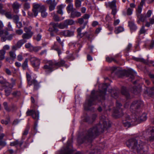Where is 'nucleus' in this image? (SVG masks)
Wrapping results in <instances>:
<instances>
[{"instance_id": "nucleus-1", "label": "nucleus", "mask_w": 154, "mask_h": 154, "mask_svg": "<svg viewBox=\"0 0 154 154\" xmlns=\"http://www.w3.org/2000/svg\"><path fill=\"white\" fill-rule=\"evenodd\" d=\"M107 126L106 119L104 116L100 117L99 124L89 129L84 134L81 139L79 137L77 139L78 142L81 144L84 142H91L93 137L98 135L99 130L106 128Z\"/></svg>"}, {"instance_id": "nucleus-2", "label": "nucleus", "mask_w": 154, "mask_h": 154, "mask_svg": "<svg viewBox=\"0 0 154 154\" xmlns=\"http://www.w3.org/2000/svg\"><path fill=\"white\" fill-rule=\"evenodd\" d=\"M102 90L96 92L95 90H93L91 92V95L89 98L86 100L84 104V107L85 110L89 109V107L95 104V100L100 97L103 100L104 99V96L106 94L107 85L106 84L102 85Z\"/></svg>"}, {"instance_id": "nucleus-3", "label": "nucleus", "mask_w": 154, "mask_h": 154, "mask_svg": "<svg viewBox=\"0 0 154 154\" xmlns=\"http://www.w3.org/2000/svg\"><path fill=\"white\" fill-rule=\"evenodd\" d=\"M126 144L129 148L135 150L141 154L144 153V151L143 148L144 143L142 142L141 140H138L137 137L129 139L126 142Z\"/></svg>"}, {"instance_id": "nucleus-4", "label": "nucleus", "mask_w": 154, "mask_h": 154, "mask_svg": "<svg viewBox=\"0 0 154 154\" xmlns=\"http://www.w3.org/2000/svg\"><path fill=\"white\" fill-rule=\"evenodd\" d=\"M45 65L42 67L46 74H49L56 69L54 65V61L51 60H45L44 61Z\"/></svg>"}, {"instance_id": "nucleus-5", "label": "nucleus", "mask_w": 154, "mask_h": 154, "mask_svg": "<svg viewBox=\"0 0 154 154\" xmlns=\"http://www.w3.org/2000/svg\"><path fill=\"white\" fill-rule=\"evenodd\" d=\"M3 27V23L1 21H0V37L2 36L1 40L2 42H5L7 39L8 40H11L13 35H10L8 36V31L2 29Z\"/></svg>"}, {"instance_id": "nucleus-6", "label": "nucleus", "mask_w": 154, "mask_h": 154, "mask_svg": "<svg viewBox=\"0 0 154 154\" xmlns=\"http://www.w3.org/2000/svg\"><path fill=\"white\" fill-rule=\"evenodd\" d=\"M78 23L80 25L83 24V26L79 27L77 29V32L78 33L77 36L80 38H82L84 36V35L87 33V32H85L84 33H81L82 30L84 29L85 28V26L87 24L88 21H86L84 22V19L83 18H79L78 20Z\"/></svg>"}, {"instance_id": "nucleus-7", "label": "nucleus", "mask_w": 154, "mask_h": 154, "mask_svg": "<svg viewBox=\"0 0 154 154\" xmlns=\"http://www.w3.org/2000/svg\"><path fill=\"white\" fill-rule=\"evenodd\" d=\"M26 78L27 79L28 84L29 86L33 85L34 86V89L37 90L39 88V84L38 82L33 78L32 79L31 77V75L27 73Z\"/></svg>"}, {"instance_id": "nucleus-8", "label": "nucleus", "mask_w": 154, "mask_h": 154, "mask_svg": "<svg viewBox=\"0 0 154 154\" xmlns=\"http://www.w3.org/2000/svg\"><path fill=\"white\" fill-rule=\"evenodd\" d=\"M134 118L131 119L128 116L126 117L125 119L122 121V123L123 125L127 128H129L131 126L136 125L137 124L136 121H134Z\"/></svg>"}, {"instance_id": "nucleus-9", "label": "nucleus", "mask_w": 154, "mask_h": 154, "mask_svg": "<svg viewBox=\"0 0 154 154\" xmlns=\"http://www.w3.org/2000/svg\"><path fill=\"white\" fill-rule=\"evenodd\" d=\"M121 104L117 102H116V108L112 116L116 118L120 117L123 115V112L122 109L120 108L122 106Z\"/></svg>"}, {"instance_id": "nucleus-10", "label": "nucleus", "mask_w": 154, "mask_h": 154, "mask_svg": "<svg viewBox=\"0 0 154 154\" xmlns=\"http://www.w3.org/2000/svg\"><path fill=\"white\" fill-rule=\"evenodd\" d=\"M71 141V140L68 141L66 148L64 149L63 150H61L60 151V154H72V150L71 149L72 147Z\"/></svg>"}, {"instance_id": "nucleus-11", "label": "nucleus", "mask_w": 154, "mask_h": 154, "mask_svg": "<svg viewBox=\"0 0 154 154\" xmlns=\"http://www.w3.org/2000/svg\"><path fill=\"white\" fill-rule=\"evenodd\" d=\"M27 116H32V118L35 120H38L39 118V112L35 110H28L26 112Z\"/></svg>"}, {"instance_id": "nucleus-12", "label": "nucleus", "mask_w": 154, "mask_h": 154, "mask_svg": "<svg viewBox=\"0 0 154 154\" xmlns=\"http://www.w3.org/2000/svg\"><path fill=\"white\" fill-rule=\"evenodd\" d=\"M143 102L141 100L135 101L131 105L130 108L132 110L135 111L137 109L143 105Z\"/></svg>"}, {"instance_id": "nucleus-13", "label": "nucleus", "mask_w": 154, "mask_h": 154, "mask_svg": "<svg viewBox=\"0 0 154 154\" xmlns=\"http://www.w3.org/2000/svg\"><path fill=\"white\" fill-rule=\"evenodd\" d=\"M33 67L38 68L40 64V60L35 57H31L30 60Z\"/></svg>"}, {"instance_id": "nucleus-14", "label": "nucleus", "mask_w": 154, "mask_h": 154, "mask_svg": "<svg viewBox=\"0 0 154 154\" xmlns=\"http://www.w3.org/2000/svg\"><path fill=\"white\" fill-rule=\"evenodd\" d=\"M2 84L3 85L5 95L7 96H8L11 92L13 87L9 86L8 83L6 84L5 83Z\"/></svg>"}, {"instance_id": "nucleus-15", "label": "nucleus", "mask_w": 154, "mask_h": 154, "mask_svg": "<svg viewBox=\"0 0 154 154\" xmlns=\"http://www.w3.org/2000/svg\"><path fill=\"white\" fill-rule=\"evenodd\" d=\"M46 2L47 4L49 5V10L50 11L54 10L57 4V3L56 2L55 0H47Z\"/></svg>"}, {"instance_id": "nucleus-16", "label": "nucleus", "mask_w": 154, "mask_h": 154, "mask_svg": "<svg viewBox=\"0 0 154 154\" xmlns=\"http://www.w3.org/2000/svg\"><path fill=\"white\" fill-rule=\"evenodd\" d=\"M50 25L51 26L49 29V31L50 32H54L56 33L58 32V29L57 28L58 27V23L51 22L50 23Z\"/></svg>"}, {"instance_id": "nucleus-17", "label": "nucleus", "mask_w": 154, "mask_h": 154, "mask_svg": "<svg viewBox=\"0 0 154 154\" xmlns=\"http://www.w3.org/2000/svg\"><path fill=\"white\" fill-rule=\"evenodd\" d=\"M147 119V116L146 113H143L140 117H138L137 116L134 118V121H136V123H139L141 122L145 121Z\"/></svg>"}, {"instance_id": "nucleus-18", "label": "nucleus", "mask_w": 154, "mask_h": 154, "mask_svg": "<svg viewBox=\"0 0 154 154\" xmlns=\"http://www.w3.org/2000/svg\"><path fill=\"white\" fill-rule=\"evenodd\" d=\"M9 54L10 58H6V60L8 62L10 63H13V61L16 58L15 51H11L9 52Z\"/></svg>"}, {"instance_id": "nucleus-19", "label": "nucleus", "mask_w": 154, "mask_h": 154, "mask_svg": "<svg viewBox=\"0 0 154 154\" xmlns=\"http://www.w3.org/2000/svg\"><path fill=\"white\" fill-rule=\"evenodd\" d=\"M21 5L17 1H15L12 4V7L13 11L15 13H17L19 11V9L21 7Z\"/></svg>"}, {"instance_id": "nucleus-20", "label": "nucleus", "mask_w": 154, "mask_h": 154, "mask_svg": "<svg viewBox=\"0 0 154 154\" xmlns=\"http://www.w3.org/2000/svg\"><path fill=\"white\" fill-rule=\"evenodd\" d=\"M45 6L42 5L41 4H38L36 3H35L33 4V8L35 10L40 11L42 10H43L45 9Z\"/></svg>"}, {"instance_id": "nucleus-21", "label": "nucleus", "mask_w": 154, "mask_h": 154, "mask_svg": "<svg viewBox=\"0 0 154 154\" xmlns=\"http://www.w3.org/2000/svg\"><path fill=\"white\" fill-rule=\"evenodd\" d=\"M60 35L65 37H70L73 35L74 34V32L68 30H64L60 32Z\"/></svg>"}, {"instance_id": "nucleus-22", "label": "nucleus", "mask_w": 154, "mask_h": 154, "mask_svg": "<svg viewBox=\"0 0 154 154\" xmlns=\"http://www.w3.org/2000/svg\"><path fill=\"white\" fill-rule=\"evenodd\" d=\"M137 22L138 23L140 24V22H144L146 18L145 16H144L142 14H137Z\"/></svg>"}, {"instance_id": "nucleus-23", "label": "nucleus", "mask_w": 154, "mask_h": 154, "mask_svg": "<svg viewBox=\"0 0 154 154\" xmlns=\"http://www.w3.org/2000/svg\"><path fill=\"white\" fill-rule=\"evenodd\" d=\"M32 12L29 11L28 13V16L30 17H36L38 14V12L32 8Z\"/></svg>"}, {"instance_id": "nucleus-24", "label": "nucleus", "mask_w": 154, "mask_h": 154, "mask_svg": "<svg viewBox=\"0 0 154 154\" xmlns=\"http://www.w3.org/2000/svg\"><path fill=\"white\" fill-rule=\"evenodd\" d=\"M81 15V13L77 11H73L71 13L70 17L72 18L78 17Z\"/></svg>"}, {"instance_id": "nucleus-25", "label": "nucleus", "mask_w": 154, "mask_h": 154, "mask_svg": "<svg viewBox=\"0 0 154 154\" xmlns=\"http://www.w3.org/2000/svg\"><path fill=\"white\" fill-rule=\"evenodd\" d=\"M5 136V134L4 133H2L0 134V146L2 147H4L6 145L7 143L2 139Z\"/></svg>"}, {"instance_id": "nucleus-26", "label": "nucleus", "mask_w": 154, "mask_h": 154, "mask_svg": "<svg viewBox=\"0 0 154 154\" xmlns=\"http://www.w3.org/2000/svg\"><path fill=\"white\" fill-rule=\"evenodd\" d=\"M121 92L122 94L125 95L127 99H129L130 95L128 92L127 91L126 88L125 87H122Z\"/></svg>"}, {"instance_id": "nucleus-27", "label": "nucleus", "mask_w": 154, "mask_h": 154, "mask_svg": "<svg viewBox=\"0 0 154 154\" xmlns=\"http://www.w3.org/2000/svg\"><path fill=\"white\" fill-rule=\"evenodd\" d=\"M33 34V32H30V33H26L23 34L22 36L23 39H29L30 38Z\"/></svg>"}, {"instance_id": "nucleus-28", "label": "nucleus", "mask_w": 154, "mask_h": 154, "mask_svg": "<svg viewBox=\"0 0 154 154\" xmlns=\"http://www.w3.org/2000/svg\"><path fill=\"white\" fill-rule=\"evenodd\" d=\"M129 26L131 31H135L137 29V27L134 24V21H131L128 22Z\"/></svg>"}, {"instance_id": "nucleus-29", "label": "nucleus", "mask_w": 154, "mask_h": 154, "mask_svg": "<svg viewBox=\"0 0 154 154\" xmlns=\"http://www.w3.org/2000/svg\"><path fill=\"white\" fill-rule=\"evenodd\" d=\"M11 83H10L6 81L5 79H4L3 81H0V83L1 84H3L5 83L6 84L8 83L9 84L8 85L9 86L13 87L15 85V80L13 78H11Z\"/></svg>"}, {"instance_id": "nucleus-30", "label": "nucleus", "mask_w": 154, "mask_h": 154, "mask_svg": "<svg viewBox=\"0 0 154 154\" xmlns=\"http://www.w3.org/2000/svg\"><path fill=\"white\" fill-rule=\"evenodd\" d=\"M64 7L65 6L63 5H61L57 6V13L62 15L63 14V9Z\"/></svg>"}, {"instance_id": "nucleus-31", "label": "nucleus", "mask_w": 154, "mask_h": 154, "mask_svg": "<svg viewBox=\"0 0 154 154\" xmlns=\"http://www.w3.org/2000/svg\"><path fill=\"white\" fill-rule=\"evenodd\" d=\"M116 1L113 0L111 2H108L107 4V5L111 9L116 8Z\"/></svg>"}, {"instance_id": "nucleus-32", "label": "nucleus", "mask_w": 154, "mask_h": 154, "mask_svg": "<svg viewBox=\"0 0 154 154\" xmlns=\"http://www.w3.org/2000/svg\"><path fill=\"white\" fill-rule=\"evenodd\" d=\"M147 29H145V26H143L140 29L139 32V35L143 34V35H145L147 33Z\"/></svg>"}, {"instance_id": "nucleus-33", "label": "nucleus", "mask_w": 154, "mask_h": 154, "mask_svg": "<svg viewBox=\"0 0 154 154\" xmlns=\"http://www.w3.org/2000/svg\"><path fill=\"white\" fill-rule=\"evenodd\" d=\"M97 117V115L96 114H94L92 115L91 118L89 117H86L85 119V121L87 122H92L95 120Z\"/></svg>"}, {"instance_id": "nucleus-34", "label": "nucleus", "mask_w": 154, "mask_h": 154, "mask_svg": "<svg viewBox=\"0 0 154 154\" xmlns=\"http://www.w3.org/2000/svg\"><path fill=\"white\" fill-rule=\"evenodd\" d=\"M150 135L149 138L150 141H154V127H152L150 130Z\"/></svg>"}, {"instance_id": "nucleus-35", "label": "nucleus", "mask_w": 154, "mask_h": 154, "mask_svg": "<svg viewBox=\"0 0 154 154\" xmlns=\"http://www.w3.org/2000/svg\"><path fill=\"white\" fill-rule=\"evenodd\" d=\"M54 65L55 67L56 66L58 67H61L63 66L65 63V61L62 59H60V60L57 62H56L54 61Z\"/></svg>"}, {"instance_id": "nucleus-36", "label": "nucleus", "mask_w": 154, "mask_h": 154, "mask_svg": "<svg viewBox=\"0 0 154 154\" xmlns=\"http://www.w3.org/2000/svg\"><path fill=\"white\" fill-rule=\"evenodd\" d=\"M23 142L22 141H19L18 140H16L13 142H11L10 145L11 146L19 145L20 146H21L23 144Z\"/></svg>"}, {"instance_id": "nucleus-37", "label": "nucleus", "mask_w": 154, "mask_h": 154, "mask_svg": "<svg viewBox=\"0 0 154 154\" xmlns=\"http://www.w3.org/2000/svg\"><path fill=\"white\" fill-rule=\"evenodd\" d=\"M26 42L25 39H22L19 41L16 44V46L17 48H20L22 45Z\"/></svg>"}, {"instance_id": "nucleus-38", "label": "nucleus", "mask_w": 154, "mask_h": 154, "mask_svg": "<svg viewBox=\"0 0 154 154\" xmlns=\"http://www.w3.org/2000/svg\"><path fill=\"white\" fill-rule=\"evenodd\" d=\"M128 76L130 77L131 80H133L134 78V75L136 74V72L132 70H130L128 71Z\"/></svg>"}, {"instance_id": "nucleus-39", "label": "nucleus", "mask_w": 154, "mask_h": 154, "mask_svg": "<svg viewBox=\"0 0 154 154\" xmlns=\"http://www.w3.org/2000/svg\"><path fill=\"white\" fill-rule=\"evenodd\" d=\"M51 15L53 17V19L55 21L58 22L60 20V18L56 14L55 12L51 13Z\"/></svg>"}, {"instance_id": "nucleus-40", "label": "nucleus", "mask_w": 154, "mask_h": 154, "mask_svg": "<svg viewBox=\"0 0 154 154\" xmlns=\"http://www.w3.org/2000/svg\"><path fill=\"white\" fill-rule=\"evenodd\" d=\"M124 30V29L123 27L119 26L115 28L114 32L116 34H118L123 31Z\"/></svg>"}, {"instance_id": "nucleus-41", "label": "nucleus", "mask_w": 154, "mask_h": 154, "mask_svg": "<svg viewBox=\"0 0 154 154\" xmlns=\"http://www.w3.org/2000/svg\"><path fill=\"white\" fill-rule=\"evenodd\" d=\"M66 10L68 13H69L70 12H72L73 11V4H69L66 7Z\"/></svg>"}, {"instance_id": "nucleus-42", "label": "nucleus", "mask_w": 154, "mask_h": 154, "mask_svg": "<svg viewBox=\"0 0 154 154\" xmlns=\"http://www.w3.org/2000/svg\"><path fill=\"white\" fill-rule=\"evenodd\" d=\"M52 48L54 50L57 51L59 56L61 54V51L56 43H54V45Z\"/></svg>"}, {"instance_id": "nucleus-43", "label": "nucleus", "mask_w": 154, "mask_h": 154, "mask_svg": "<svg viewBox=\"0 0 154 154\" xmlns=\"http://www.w3.org/2000/svg\"><path fill=\"white\" fill-rule=\"evenodd\" d=\"M28 59L26 58L25 59L24 62L23 63L22 66L23 69H26L28 67Z\"/></svg>"}, {"instance_id": "nucleus-44", "label": "nucleus", "mask_w": 154, "mask_h": 154, "mask_svg": "<svg viewBox=\"0 0 154 154\" xmlns=\"http://www.w3.org/2000/svg\"><path fill=\"white\" fill-rule=\"evenodd\" d=\"M75 5L77 9H79L81 6V1L80 0H75Z\"/></svg>"}, {"instance_id": "nucleus-45", "label": "nucleus", "mask_w": 154, "mask_h": 154, "mask_svg": "<svg viewBox=\"0 0 154 154\" xmlns=\"http://www.w3.org/2000/svg\"><path fill=\"white\" fill-rule=\"evenodd\" d=\"M84 36H85L89 40L92 39L94 38V35L93 33H90L88 34V32Z\"/></svg>"}, {"instance_id": "nucleus-46", "label": "nucleus", "mask_w": 154, "mask_h": 154, "mask_svg": "<svg viewBox=\"0 0 154 154\" xmlns=\"http://www.w3.org/2000/svg\"><path fill=\"white\" fill-rule=\"evenodd\" d=\"M65 23L67 25V27L68 25H72L74 24V22L72 20H66L64 21Z\"/></svg>"}, {"instance_id": "nucleus-47", "label": "nucleus", "mask_w": 154, "mask_h": 154, "mask_svg": "<svg viewBox=\"0 0 154 154\" xmlns=\"http://www.w3.org/2000/svg\"><path fill=\"white\" fill-rule=\"evenodd\" d=\"M58 28L60 29H63L65 28H67V25L65 23L64 21L63 23H58Z\"/></svg>"}, {"instance_id": "nucleus-48", "label": "nucleus", "mask_w": 154, "mask_h": 154, "mask_svg": "<svg viewBox=\"0 0 154 154\" xmlns=\"http://www.w3.org/2000/svg\"><path fill=\"white\" fill-rule=\"evenodd\" d=\"M106 60L107 62L109 63H110L112 61H114L115 63L117 62V60L112 57H107L106 58Z\"/></svg>"}, {"instance_id": "nucleus-49", "label": "nucleus", "mask_w": 154, "mask_h": 154, "mask_svg": "<svg viewBox=\"0 0 154 154\" xmlns=\"http://www.w3.org/2000/svg\"><path fill=\"white\" fill-rule=\"evenodd\" d=\"M46 9L45 7L44 9H43V10H42L40 11V12L41 13L42 16L43 17H45L48 15V14L46 12Z\"/></svg>"}, {"instance_id": "nucleus-50", "label": "nucleus", "mask_w": 154, "mask_h": 154, "mask_svg": "<svg viewBox=\"0 0 154 154\" xmlns=\"http://www.w3.org/2000/svg\"><path fill=\"white\" fill-rule=\"evenodd\" d=\"M32 27L31 26H29L28 27H25L24 29V31L26 33H30V32H33L31 31Z\"/></svg>"}, {"instance_id": "nucleus-51", "label": "nucleus", "mask_w": 154, "mask_h": 154, "mask_svg": "<svg viewBox=\"0 0 154 154\" xmlns=\"http://www.w3.org/2000/svg\"><path fill=\"white\" fill-rule=\"evenodd\" d=\"M30 4L28 2H26L23 5V8L25 10H28L30 8Z\"/></svg>"}, {"instance_id": "nucleus-52", "label": "nucleus", "mask_w": 154, "mask_h": 154, "mask_svg": "<svg viewBox=\"0 0 154 154\" xmlns=\"http://www.w3.org/2000/svg\"><path fill=\"white\" fill-rule=\"evenodd\" d=\"M140 92V89H138L136 87H135L133 88V93L136 94H137Z\"/></svg>"}, {"instance_id": "nucleus-53", "label": "nucleus", "mask_w": 154, "mask_h": 154, "mask_svg": "<svg viewBox=\"0 0 154 154\" xmlns=\"http://www.w3.org/2000/svg\"><path fill=\"white\" fill-rule=\"evenodd\" d=\"M5 16L8 19L12 18L11 13L10 12H7L5 13Z\"/></svg>"}, {"instance_id": "nucleus-54", "label": "nucleus", "mask_w": 154, "mask_h": 154, "mask_svg": "<svg viewBox=\"0 0 154 154\" xmlns=\"http://www.w3.org/2000/svg\"><path fill=\"white\" fill-rule=\"evenodd\" d=\"M3 105L5 109L8 111H10V109L8 106V103L6 102H4L3 103Z\"/></svg>"}, {"instance_id": "nucleus-55", "label": "nucleus", "mask_w": 154, "mask_h": 154, "mask_svg": "<svg viewBox=\"0 0 154 154\" xmlns=\"http://www.w3.org/2000/svg\"><path fill=\"white\" fill-rule=\"evenodd\" d=\"M13 20L14 22L16 23L19 21V18L17 15H16L13 17Z\"/></svg>"}, {"instance_id": "nucleus-56", "label": "nucleus", "mask_w": 154, "mask_h": 154, "mask_svg": "<svg viewBox=\"0 0 154 154\" xmlns=\"http://www.w3.org/2000/svg\"><path fill=\"white\" fill-rule=\"evenodd\" d=\"M12 94L15 97L19 96L20 95V92L18 91H15L12 93Z\"/></svg>"}, {"instance_id": "nucleus-57", "label": "nucleus", "mask_w": 154, "mask_h": 154, "mask_svg": "<svg viewBox=\"0 0 154 154\" xmlns=\"http://www.w3.org/2000/svg\"><path fill=\"white\" fill-rule=\"evenodd\" d=\"M133 10V9L131 8H128L127 10V15H131L132 13Z\"/></svg>"}, {"instance_id": "nucleus-58", "label": "nucleus", "mask_w": 154, "mask_h": 154, "mask_svg": "<svg viewBox=\"0 0 154 154\" xmlns=\"http://www.w3.org/2000/svg\"><path fill=\"white\" fill-rule=\"evenodd\" d=\"M17 59L18 61H21L23 59V57L22 54H19L17 57Z\"/></svg>"}, {"instance_id": "nucleus-59", "label": "nucleus", "mask_w": 154, "mask_h": 154, "mask_svg": "<svg viewBox=\"0 0 154 154\" xmlns=\"http://www.w3.org/2000/svg\"><path fill=\"white\" fill-rule=\"evenodd\" d=\"M41 49V47H32L33 50L35 52H37Z\"/></svg>"}, {"instance_id": "nucleus-60", "label": "nucleus", "mask_w": 154, "mask_h": 154, "mask_svg": "<svg viewBox=\"0 0 154 154\" xmlns=\"http://www.w3.org/2000/svg\"><path fill=\"white\" fill-rule=\"evenodd\" d=\"M142 7H141L140 6H139L138 7L137 9V14H141V12L142 11Z\"/></svg>"}, {"instance_id": "nucleus-61", "label": "nucleus", "mask_w": 154, "mask_h": 154, "mask_svg": "<svg viewBox=\"0 0 154 154\" xmlns=\"http://www.w3.org/2000/svg\"><path fill=\"white\" fill-rule=\"evenodd\" d=\"M8 154H14L15 152L14 150L11 149H8L6 152Z\"/></svg>"}, {"instance_id": "nucleus-62", "label": "nucleus", "mask_w": 154, "mask_h": 154, "mask_svg": "<svg viewBox=\"0 0 154 154\" xmlns=\"http://www.w3.org/2000/svg\"><path fill=\"white\" fill-rule=\"evenodd\" d=\"M152 12L151 10H149L147 12L145 16L146 17H150L152 14Z\"/></svg>"}, {"instance_id": "nucleus-63", "label": "nucleus", "mask_w": 154, "mask_h": 154, "mask_svg": "<svg viewBox=\"0 0 154 154\" xmlns=\"http://www.w3.org/2000/svg\"><path fill=\"white\" fill-rule=\"evenodd\" d=\"M111 95L112 97H114L115 98H117L118 97V94L116 92L112 93Z\"/></svg>"}, {"instance_id": "nucleus-64", "label": "nucleus", "mask_w": 154, "mask_h": 154, "mask_svg": "<svg viewBox=\"0 0 154 154\" xmlns=\"http://www.w3.org/2000/svg\"><path fill=\"white\" fill-rule=\"evenodd\" d=\"M90 16L89 14H86L82 16V18L84 19H88L90 18Z\"/></svg>"}]
</instances>
